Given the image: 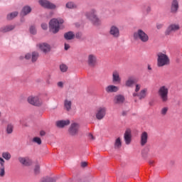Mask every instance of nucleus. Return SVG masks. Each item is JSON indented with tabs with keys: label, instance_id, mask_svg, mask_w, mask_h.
Returning a JSON list of instances; mask_svg holds the SVG:
<instances>
[{
	"label": "nucleus",
	"instance_id": "f257e3e1",
	"mask_svg": "<svg viewBox=\"0 0 182 182\" xmlns=\"http://www.w3.org/2000/svg\"><path fill=\"white\" fill-rule=\"evenodd\" d=\"M84 15L86 19H87L93 26H100V25H102V20L99 18L96 9H91L85 11Z\"/></svg>",
	"mask_w": 182,
	"mask_h": 182
},
{
	"label": "nucleus",
	"instance_id": "f03ea898",
	"mask_svg": "<svg viewBox=\"0 0 182 182\" xmlns=\"http://www.w3.org/2000/svg\"><path fill=\"white\" fill-rule=\"evenodd\" d=\"M134 41H141L143 43L149 42V35L141 29H138L133 34Z\"/></svg>",
	"mask_w": 182,
	"mask_h": 182
},
{
	"label": "nucleus",
	"instance_id": "7ed1b4c3",
	"mask_svg": "<svg viewBox=\"0 0 182 182\" xmlns=\"http://www.w3.org/2000/svg\"><path fill=\"white\" fill-rule=\"evenodd\" d=\"M157 66L158 68H163L170 65V58L165 53L161 52L157 53Z\"/></svg>",
	"mask_w": 182,
	"mask_h": 182
},
{
	"label": "nucleus",
	"instance_id": "20e7f679",
	"mask_svg": "<svg viewBox=\"0 0 182 182\" xmlns=\"http://www.w3.org/2000/svg\"><path fill=\"white\" fill-rule=\"evenodd\" d=\"M158 96L163 103L168 102V87L166 85L161 86L158 90Z\"/></svg>",
	"mask_w": 182,
	"mask_h": 182
},
{
	"label": "nucleus",
	"instance_id": "39448f33",
	"mask_svg": "<svg viewBox=\"0 0 182 182\" xmlns=\"http://www.w3.org/2000/svg\"><path fill=\"white\" fill-rule=\"evenodd\" d=\"M27 102L29 103V105H31V106H35L36 107H41V106L43 105L42 100H41L39 97L35 95L28 96L27 98Z\"/></svg>",
	"mask_w": 182,
	"mask_h": 182
},
{
	"label": "nucleus",
	"instance_id": "423d86ee",
	"mask_svg": "<svg viewBox=\"0 0 182 182\" xmlns=\"http://www.w3.org/2000/svg\"><path fill=\"white\" fill-rule=\"evenodd\" d=\"M80 129V124L77 122H73L70 124L68 128V134L71 136V137H76L79 134V130Z\"/></svg>",
	"mask_w": 182,
	"mask_h": 182
},
{
	"label": "nucleus",
	"instance_id": "0eeeda50",
	"mask_svg": "<svg viewBox=\"0 0 182 182\" xmlns=\"http://www.w3.org/2000/svg\"><path fill=\"white\" fill-rule=\"evenodd\" d=\"M39 58V53L38 51H33L32 53H26L25 56H20L19 59L20 60H23V59H26V60H31L32 63H35L36 60H38V58Z\"/></svg>",
	"mask_w": 182,
	"mask_h": 182
},
{
	"label": "nucleus",
	"instance_id": "6e6552de",
	"mask_svg": "<svg viewBox=\"0 0 182 182\" xmlns=\"http://www.w3.org/2000/svg\"><path fill=\"white\" fill-rule=\"evenodd\" d=\"M178 31H180V24L171 23L166 28L164 32L165 36H170L171 34L174 33Z\"/></svg>",
	"mask_w": 182,
	"mask_h": 182
},
{
	"label": "nucleus",
	"instance_id": "1a4fd4ad",
	"mask_svg": "<svg viewBox=\"0 0 182 182\" xmlns=\"http://www.w3.org/2000/svg\"><path fill=\"white\" fill-rule=\"evenodd\" d=\"M60 29V26L58 24V20L53 18L49 22V31L53 34L58 33Z\"/></svg>",
	"mask_w": 182,
	"mask_h": 182
},
{
	"label": "nucleus",
	"instance_id": "9d476101",
	"mask_svg": "<svg viewBox=\"0 0 182 182\" xmlns=\"http://www.w3.org/2000/svg\"><path fill=\"white\" fill-rule=\"evenodd\" d=\"M109 34L113 39H119L120 38V29L116 25L109 27Z\"/></svg>",
	"mask_w": 182,
	"mask_h": 182
},
{
	"label": "nucleus",
	"instance_id": "9b49d317",
	"mask_svg": "<svg viewBox=\"0 0 182 182\" xmlns=\"http://www.w3.org/2000/svg\"><path fill=\"white\" fill-rule=\"evenodd\" d=\"M38 4L41 5V6H42V8H44L45 9L55 10L57 8L55 4L50 2L49 0H39Z\"/></svg>",
	"mask_w": 182,
	"mask_h": 182
},
{
	"label": "nucleus",
	"instance_id": "f8f14e48",
	"mask_svg": "<svg viewBox=\"0 0 182 182\" xmlns=\"http://www.w3.org/2000/svg\"><path fill=\"white\" fill-rule=\"evenodd\" d=\"M40 50L44 53V55H48V53H50L52 50V46H50L48 43H41L38 45Z\"/></svg>",
	"mask_w": 182,
	"mask_h": 182
},
{
	"label": "nucleus",
	"instance_id": "ddd939ff",
	"mask_svg": "<svg viewBox=\"0 0 182 182\" xmlns=\"http://www.w3.org/2000/svg\"><path fill=\"white\" fill-rule=\"evenodd\" d=\"M87 63L90 68H96L97 65V57L95 54L87 55Z\"/></svg>",
	"mask_w": 182,
	"mask_h": 182
},
{
	"label": "nucleus",
	"instance_id": "4468645a",
	"mask_svg": "<svg viewBox=\"0 0 182 182\" xmlns=\"http://www.w3.org/2000/svg\"><path fill=\"white\" fill-rule=\"evenodd\" d=\"M107 109L105 107H100L95 114L97 120H103L106 116Z\"/></svg>",
	"mask_w": 182,
	"mask_h": 182
},
{
	"label": "nucleus",
	"instance_id": "2eb2a0df",
	"mask_svg": "<svg viewBox=\"0 0 182 182\" xmlns=\"http://www.w3.org/2000/svg\"><path fill=\"white\" fill-rule=\"evenodd\" d=\"M180 9V4H178V0H172L171 3V14L176 15L177 12H178V9Z\"/></svg>",
	"mask_w": 182,
	"mask_h": 182
},
{
	"label": "nucleus",
	"instance_id": "dca6fc26",
	"mask_svg": "<svg viewBox=\"0 0 182 182\" xmlns=\"http://www.w3.org/2000/svg\"><path fill=\"white\" fill-rule=\"evenodd\" d=\"M125 100L126 98L124 97V95L122 94H118L114 97L113 102L114 105H123V103H124Z\"/></svg>",
	"mask_w": 182,
	"mask_h": 182
},
{
	"label": "nucleus",
	"instance_id": "f3484780",
	"mask_svg": "<svg viewBox=\"0 0 182 182\" xmlns=\"http://www.w3.org/2000/svg\"><path fill=\"white\" fill-rule=\"evenodd\" d=\"M124 139L126 144L129 145L132 143V130L129 129L126 130L124 134Z\"/></svg>",
	"mask_w": 182,
	"mask_h": 182
},
{
	"label": "nucleus",
	"instance_id": "a211bd4d",
	"mask_svg": "<svg viewBox=\"0 0 182 182\" xmlns=\"http://www.w3.org/2000/svg\"><path fill=\"white\" fill-rule=\"evenodd\" d=\"M18 160L21 164L26 166H32V161L28 158L20 156Z\"/></svg>",
	"mask_w": 182,
	"mask_h": 182
},
{
	"label": "nucleus",
	"instance_id": "6ab92c4d",
	"mask_svg": "<svg viewBox=\"0 0 182 182\" xmlns=\"http://www.w3.org/2000/svg\"><path fill=\"white\" fill-rule=\"evenodd\" d=\"M112 82L113 83H120L122 78L120 77V73L117 70H114L112 73Z\"/></svg>",
	"mask_w": 182,
	"mask_h": 182
},
{
	"label": "nucleus",
	"instance_id": "aec40b11",
	"mask_svg": "<svg viewBox=\"0 0 182 182\" xmlns=\"http://www.w3.org/2000/svg\"><path fill=\"white\" fill-rule=\"evenodd\" d=\"M32 12V8L30 6H25L23 7L21 11V16H26V15H29Z\"/></svg>",
	"mask_w": 182,
	"mask_h": 182
},
{
	"label": "nucleus",
	"instance_id": "412c9836",
	"mask_svg": "<svg viewBox=\"0 0 182 182\" xmlns=\"http://www.w3.org/2000/svg\"><path fill=\"white\" fill-rule=\"evenodd\" d=\"M70 124V121L69 119L67 120H60L56 122V126L57 127H59L60 129H63L65 126H69Z\"/></svg>",
	"mask_w": 182,
	"mask_h": 182
},
{
	"label": "nucleus",
	"instance_id": "4be33fe9",
	"mask_svg": "<svg viewBox=\"0 0 182 182\" xmlns=\"http://www.w3.org/2000/svg\"><path fill=\"white\" fill-rule=\"evenodd\" d=\"M105 92L107 93H116V92H119V87L116 85H108L105 87Z\"/></svg>",
	"mask_w": 182,
	"mask_h": 182
},
{
	"label": "nucleus",
	"instance_id": "5701e85b",
	"mask_svg": "<svg viewBox=\"0 0 182 182\" xmlns=\"http://www.w3.org/2000/svg\"><path fill=\"white\" fill-rule=\"evenodd\" d=\"M148 139L149 134L146 132H142L141 134V146H146Z\"/></svg>",
	"mask_w": 182,
	"mask_h": 182
},
{
	"label": "nucleus",
	"instance_id": "b1692460",
	"mask_svg": "<svg viewBox=\"0 0 182 182\" xmlns=\"http://www.w3.org/2000/svg\"><path fill=\"white\" fill-rule=\"evenodd\" d=\"M64 39H65V41H73V39H75V32L68 31L65 33Z\"/></svg>",
	"mask_w": 182,
	"mask_h": 182
},
{
	"label": "nucleus",
	"instance_id": "393cba45",
	"mask_svg": "<svg viewBox=\"0 0 182 182\" xmlns=\"http://www.w3.org/2000/svg\"><path fill=\"white\" fill-rule=\"evenodd\" d=\"M14 29L15 26H6L0 28V32H1L2 33H6V32H11V31H14Z\"/></svg>",
	"mask_w": 182,
	"mask_h": 182
},
{
	"label": "nucleus",
	"instance_id": "a878e982",
	"mask_svg": "<svg viewBox=\"0 0 182 182\" xmlns=\"http://www.w3.org/2000/svg\"><path fill=\"white\" fill-rule=\"evenodd\" d=\"M133 85H134V77L130 76L125 81V86L126 87H133Z\"/></svg>",
	"mask_w": 182,
	"mask_h": 182
},
{
	"label": "nucleus",
	"instance_id": "bb28decb",
	"mask_svg": "<svg viewBox=\"0 0 182 182\" xmlns=\"http://www.w3.org/2000/svg\"><path fill=\"white\" fill-rule=\"evenodd\" d=\"M64 107L67 112H70L72 110V101L69 100H65Z\"/></svg>",
	"mask_w": 182,
	"mask_h": 182
},
{
	"label": "nucleus",
	"instance_id": "cd10ccee",
	"mask_svg": "<svg viewBox=\"0 0 182 182\" xmlns=\"http://www.w3.org/2000/svg\"><path fill=\"white\" fill-rule=\"evenodd\" d=\"M122 148V139H120V137H118L114 143V149H115V150H119V149Z\"/></svg>",
	"mask_w": 182,
	"mask_h": 182
},
{
	"label": "nucleus",
	"instance_id": "c85d7f7f",
	"mask_svg": "<svg viewBox=\"0 0 182 182\" xmlns=\"http://www.w3.org/2000/svg\"><path fill=\"white\" fill-rule=\"evenodd\" d=\"M19 15V13L18 11H14L9 14H7L6 19L7 21H12V19H14V18H16Z\"/></svg>",
	"mask_w": 182,
	"mask_h": 182
},
{
	"label": "nucleus",
	"instance_id": "c756f323",
	"mask_svg": "<svg viewBox=\"0 0 182 182\" xmlns=\"http://www.w3.org/2000/svg\"><path fill=\"white\" fill-rule=\"evenodd\" d=\"M146 93H147L146 88L140 91V92L138 95V97H139V100H143V99H146Z\"/></svg>",
	"mask_w": 182,
	"mask_h": 182
},
{
	"label": "nucleus",
	"instance_id": "7c9ffc66",
	"mask_svg": "<svg viewBox=\"0 0 182 182\" xmlns=\"http://www.w3.org/2000/svg\"><path fill=\"white\" fill-rule=\"evenodd\" d=\"M65 8H68V9H76L77 6L73 1H69L65 4Z\"/></svg>",
	"mask_w": 182,
	"mask_h": 182
},
{
	"label": "nucleus",
	"instance_id": "2f4dec72",
	"mask_svg": "<svg viewBox=\"0 0 182 182\" xmlns=\"http://www.w3.org/2000/svg\"><path fill=\"white\" fill-rule=\"evenodd\" d=\"M6 132L7 134H12L14 132V124H8L6 128Z\"/></svg>",
	"mask_w": 182,
	"mask_h": 182
},
{
	"label": "nucleus",
	"instance_id": "473e14b6",
	"mask_svg": "<svg viewBox=\"0 0 182 182\" xmlns=\"http://www.w3.org/2000/svg\"><path fill=\"white\" fill-rule=\"evenodd\" d=\"M41 182H56V178L53 177L46 176L43 178Z\"/></svg>",
	"mask_w": 182,
	"mask_h": 182
},
{
	"label": "nucleus",
	"instance_id": "72a5a7b5",
	"mask_svg": "<svg viewBox=\"0 0 182 182\" xmlns=\"http://www.w3.org/2000/svg\"><path fill=\"white\" fill-rule=\"evenodd\" d=\"M1 156L3 159H4V160H6L7 161H9V160H11V153L6 151V152H3L1 154Z\"/></svg>",
	"mask_w": 182,
	"mask_h": 182
},
{
	"label": "nucleus",
	"instance_id": "f704fd0d",
	"mask_svg": "<svg viewBox=\"0 0 182 182\" xmlns=\"http://www.w3.org/2000/svg\"><path fill=\"white\" fill-rule=\"evenodd\" d=\"M168 112V107H164L161 109V116H166L167 114V112Z\"/></svg>",
	"mask_w": 182,
	"mask_h": 182
},
{
	"label": "nucleus",
	"instance_id": "c9c22d12",
	"mask_svg": "<svg viewBox=\"0 0 182 182\" xmlns=\"http://www.w3.org/2000/svg\"><path fill=\"white\" fill-rule=\"evenodd\" d=\"M33 171L34 174L36 176H38V174L41 173V166H39L38 164L36 165Z\"/></svg>",
	"mask_w": 182,
	"mask_h": 182
},
{
	"label": "nucleus",
	"instance_id": "e433bc0d",
	"mask_svg": "<svg viewBox=\"0 0 182 182\" xmlns=\"http://www.w3.org/2000/svg\"><path fill=\"white\" fill-rule=\"evenodd\" d=\"M5 166H0V177L3 178V177H5Z\"/></svg>",
	"mask_w": 182,
	"mask_h": 182
},
{
	"label": "nucleus",
	"instance_id": "4c0bfd02",
	"mask_svg": "<svg viewBox=\"0 0 182 182\" xmlns=\"http://www.w3.org/2000/svg\"><path fill=\"white\" fill-rule=\"evenodd\" d=\"M60 70L63 73H65V72H68V65L65 64H61L60 65Z\"/></svg>",
	"mask_w": 182,
	"mask_h": 182
},
{
	"label": "nucleus",
	"instance_id": "58836bf2",
	"mask_svg": "<svg viewBox=\"0 0 182 182\" xmlns=\"http://www.w3.org/2000/svg\"><path fill=\"white\" fill-rule=\"evenodd\" d=\"M33 143H36L38 145L42 144V139H41V138L36 136L33 139Z\"/></svg>",
	"mask_w": 182,
	"mask_h": 182
},
{
	"label": "nucleus",
	"instance_id": "ea45409f",
	"mask_svg": "<svg viewBox=\"0 0 182 182\" xmlns=\"http://www.w3.org/2000/svg\"><path fill=\"white\" fill-rule=\"evenodd\" d=\"M30 33H31V35H36V27L35 26H31L30 27Z\"/></svg>",
	"mask_w": 182,
	"mask_h": 182
},
{
	"label": "nucleus",
	"instance_id": "a19ab883",
	"mask_svg": "<svg viewBox=\"0 0 182 182\" xmlns=\"http://www.w3.org/2000/svg\"><path fill=\"white\" fill-rule=\"evenodd\" d=\"M82 34L81 32H77L75 34V38H76V39H82Z\"/></svg>",
	"mask_w": 182,
	"mask_h": 182
},
{
	"label": "nucleus",
	"instance_id": "79ce46f5",
	"mask_svg": "<svg viewBox=\"0 0 182 182\" xmlns=\"http://www.w3.org/2000/svg\"><path fill=\"white\" fill-rule=\"evenodd\" d=\"M57 21H58V25H62V23H63L65 22V21L63 20V18H56Z\"/></svg>",
	"mask_w": 182,
	"mask_h": 182
},
{
	"label": "nucleus",
	"instance_id": "37998d69",
	"mask_svg": "<svg viewBox=\"0 0 182 182\" xmlns=\"http://www.w3.org/2000/svg\"><path fill=\"white\" fill-rule=\"evenodd\" d=\"M41 28L44 31H46L48 29V24H46L45 23H41Z\"/></svg>",
	"mask_w": 182,
	"mask_h": 182
},
{
	"label": "nucleus",
	"instance_id": "c03bdc74",
	"mask_svg": "<svg viewBox=\"0 0 182 182\" xmlns=\"http://www.w3.org/2000/svg\"><path fill=\"white\" fill-rule=\"evenodd\" d=\"M149 154V151H146V150H144L142 151L141 152V154H142V157H147V154Z\"/></svg>",
	"mask_w": 182,
	"mask_h": 182
},
{
	"label": "nucleus",
	"instance_id": "a18cd8bd",
	"mask_svg": "<svg viewBox=\"0 0 182 182\" xmlns=\"http://www.w3.org/2000/svg\"><path fill=\"white\" fill-rule=\"evenodd\" d=\"M0 166H5V160L0 157Z\"/></svg>",
	"mask_w": 182,
	"mask_h": 182
},
{
	"label": "nucleus",
	"instance_id": "49530a36",
	"mask_svg": "<svg viewBox=\"0 0 182 182\" xmlns=\"http://www.w3.org/2000/svg\"><path fill=\"white\" fill-rule=\"evenodd\" d=\"M64 46H65L64 47L65 50H69V49H70V46L68 43H65Z\"/></svg>",
	"mask_w": 182,
	"mask_h": 182
},
{
	"label": "nucleus",
	"instance_id": "de8ad7c7",
	"mask_svg": "<svg viewBox=\"0 0 182 182\" xmlns=\"http://www.w3.org/2000/svg\"><path fill=\"white\" fill-rule=\"evenodd\" d=\"M57 86H58V87H60L61 89L63 88V82L60 81L57 83Z\"/></svg>",
	"mask_w": 182,
	"mask_h": 182
},
{
	"label": "nucleus",
	"instance_id": "09e8293b",
	"mask_svg": "<svg viewBox=\"0 0 182 182\" xmlns=\"http://www.w3.org/2000/svg\"><path fill=\"white\" fill-rule=\"evenodd\" d=\"M146 12L148 14H150V12H151V7L150 6H146Z\"/></svg>",
	"mask_w": 182,
	"mask_h": 182
},
{
	"label": "nucleus",
	"instance_id": "8fccbe9b",
	"mask_svg": "<svg viewBox=\"0 0 182 182\" xmlns=\"http://www.w3.org/2000/svg\"><path fill=\"white\" fill-rule=\"evenodd\" d=\"M140 87H141V86L139 84L136 85V88H135V92L137 93V92H139V90H140Z\"/></svg>",
	"mask_w": 182,
	"mask_h": 182
},
{
	"label": "nucleus",
	"instance_id": "3c124183",
	"mask_svg": "<svg viewBox=\"0 0 182 182\" xmlns=\"http://www.w3.org/2000/svg\"><path fill=\"white\" fill-rule=\"evenodd\" d=\"M81 167H82L83 168H85V167H87V162L86 161L81 162Z\"/></svg>",
	"mask_w": 182,
	"mask_h": 182
},
{
	"label": "nucleus",
	"instance_id": "603ef678",
	"mask_svg": "<svg viewBox=\"0 0 182 182\" xmlns=\"http://www.w3.org/2000/svg\"><path fill=\"white\" fill-rule=\"evenodd\" d=\"M163 28V24L162 23H157L156 24V29H161Z\"/></svg>",
	"mask_w": 182,
	"mask_h": 182
},
{
	"label": "nucleus",
	"instance_id": "864d4df0",
	"mask_svg": "<svg viewBox=\"0 0 182 182\" xmlns=\"http://www.w3.org/2000/svg\"><path fill=\"white\" fill-rule=\"evenodd\" d=\"M88 136L90 137V139H91V140H95V136H93V134H89Z\"/></svg>",
	"mask_w": 182,
	"mask_h": 182
},
{
	"label": "nucleus",
	"instance_id": "5fc2aeb1",
	"mask_svg": "<svg viewBox=\"0 0 182 182\" xmlns=\"http://www.w3.org/2000/svg\"><path fill=\"white\" fill-rule=\"evenodd\" d=\"M122 116H123V117L127 116V111H122Z\"/></svg>",
	"mask_w": 182,
	"mask_h": 182
},
{
	"label": "nucleus",
	"instance_id": "6e6d98bb",
	"mask_svg": "<svg viewBox=\"0 0 182 182\" xmlns=\"http://www.w3.org/2000/svg\"><path fill=\"white\" fill-rule=\"evenodd\" d=\"M45 134H46V132H45V131L40 132V136H45Z\"/></svg>",
	"mask_w": 182,
	"mask_h": 182
},
{
	"label": "nucleus",
	"instance_id": "4d7b16f0",
	"mask_svg": "<svg viewBox=\"0 0 182 182\" xmlns=\"http://www.w3.org/2000/svg\"><path fill=\"white\" fill-rule=\"evenodd\" d=\"M136 96H137V97H139V94L136 93V92H134V93H133V97H136Z\"/></svg>",
	"mask_w": 182,
	"mask_h": 182
},
{
	"label": "nucleus",
	"instance_id": "13d9d810",
	"mask_svg": "<svg viewBox=\"0 0 182 182\" xmlns=\"http://www.w3.org/2000/svg\"><path fill=\"white\" fill-rule=\"evenodd\" d=\"M148 70H151V67L150 66V65H148Z\"/></svg>",
	"mask_w": 182,
	"mask_h": 182
},
{
	"label": "nucleus",
	"instance_id": "bf43d9fd",
	"mask_svg": "<svg viewBox=\"0 0 182 182\" xmlns=\"http://www.w3.org/2000/svg\"><path fill=\"white\" fill-rule=\"evenodd\" d=\"M21 22H25V19H21Z\"/></svg>",
	"mask_w": 182,
	"mask_h": 182
},
{
	"label": "nucleus",
	"instance_id": "052dcab7",
	"mask_svg": "<svg viewBox=\"0 0 182 182\" xmlns=\"http://www.w3.org/2000/svg\"><path fill=\"white\" fill-rule=\"evenodd\" d=\"M149 164H153V161H149Z\"/></svg>",
	"mask_w": 182,
	"mask_h": 182
},
{
	"label": "nucleus",
	"instance_id": "680f3d73",
	"mask_svg": "<svg viewBox=\"0 0 182 182\" xmlns=\"http://www.w3.org/2000/svg\"><path fill=\"white\" fill-rule=\"evenodd\" d=\"M1 112H0V119H1Z\"/></svg>",
	"mask_w": 182,
	"mask_h": 182
},
{
	"label": "nucleus",
	"instance_id": "e2e57ef3",
	"mask_svg": "<svg viewBox=\"0 0 182 182\" xmlns=\"http://www.w3.org/2000/svg\"><path fill=\"white\" fill-rule=\"evenodd\" d=\"M149 105L151 106V103H149Z\"/></svg>",
	"mask_w": 182,
	"mask_h": 182
}]
</instances>
